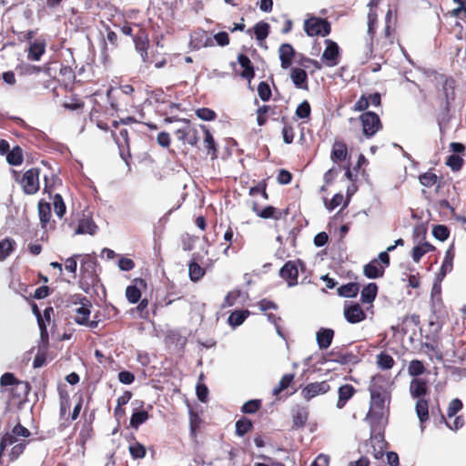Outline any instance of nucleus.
I'll use <instances>...</instances> for the list:
<instances>
[{
	"mask_svg": "<svg viewBox=\"0 0 466 466\" xmlns=\"http://www.w3.org/2000/svg\"><path fill=\"white\" fill-rule=\"evenodd\" d=\"M253 31L257 40L264 41L269 34V25L260 21L253 26Z\"/></svg>",
	"mask_w": 466,
	"mask_h": 466,
	"instance_id": "nucleus-57",
	"label": "nucleus"
},
{
	"mask_svg": "<svg viewBox=\"0 0 466 466\" xmlns=\"http://www.w3.org/2000/svg\"><path fill=\"white\" fill-rule=\"evenodd\" d=\"M363 273L368 279H378L383 276L384 267L377 258H374L364 266Z\"/></svg>",
	"mask_w": 466,
	"mask_h": 466,
	"instance_id": "nucleus-36",
	"label": "nucleus"
},
{
	"mask_svg": "<svg viewBox=\"0 0 466 466\" xmlns=\"http://www.w3.org/2000/svg\"><path fill=\"white\" fill-rule=\"evenodd\" d=\"M200 127L204 133L203 147H204V149L207 151V155L210 156L211 159L218 158V145L215 142L212 134L210 133V131L208 130V128L206 126L201 125Z\"/></svg>",
	"mask_w": 466,
	"mask_h": 466,
	"instance_id": "nucleus-24",
	"label": "nucleus"
},
{
	"mask_svg": "<svg viewBox=\"0 0 466 466\" xmlns=\"http://www.w3.org/2000/svg\"><path fill=\"white\" fill-rule=\"evenodd\" d=\"M260 400H250L245 402L241 407V411L245 414H254L261 408Z\"/></svg>",
	"mask_w": 466,
	"mask_h": 466,
	"instance_id": "nucleus-62",
	"label": "nucleus"
},
{
	"mask_svg": "<svg viewBox=\"0 0 466 466\" xmlns=\"http://www.w3.org/2000/svg\"><path fill=\"white\" fill-rule=\"evenodd\" d=\"M46 42L44 38H37L31 42L27 57L30 60L39 61L46 52Z\"/></svg>",
	"mask_w": 466,
	"mask_h": 466,
	"instance_id": "nucleus-31",
	"label": "nucleus"
},
{
	"mask_svg": "<svg viewBox=\"0 0 466 466\" xmlns=\"http://www.w3.org/2000/svg\"><path fill=\"white\" fill-rule=\"evenodd\" d=\"M325 45L326 48L322 53L321 59L327 66L334 67L338 66L340 61L339 46L331 39H326Z\"/></svg>",
	"mask_w": 466,
	"mask_h": 466,
	"instance_id": "nucleus-15",
	"label": "nucleus"
},
{
	"mask_svg": "<svg viewBox=\"0 0 466 466\" xmlns=\"http://www.w3.org/2000/svg\"><path fill=\"white\" fill-rule=\"evenodd\" d=\"M376 359V363L378 367L383 370L392 369L395 364V360H393V358L385 351H381L380 353H379Z\"/></svg>",
	"mask_w": 466,
	"mask_h": 466,
	"instance_id": "nucleus-51",
	"label": "nucleus"
},
{
	"mask_svg": "<svg viewBox=\"0 0 466 466\" xmlns=\"http://www.w3.org/2000/svg\"><path fill=\"white\" fill-rule=\"evenodd\" d=\"M295 375L292 373H287L282 376L279 383L272 390L274 396L279 395L283 390H287L293 382Z\"/></svg>",
	"mask_w": 466,
	"mask_h": 466,
	"instance_id": "nucleus-55",
	"label": "nucleus"
},
{
	"mask_svg": "<svg viewBox=\"0 0 466 466\" xmlns=\"http://www.w3.org/2000/svg\"><path fill=\"white\" fill-rule=\"evenodd\" d=\"M439 178L440 177H438L435 173H433L431 170H428L427 172H424L419 176V182L424 187H431L436 183H438Z\"/></svg>",
	"mask_w": 466,
	"mask_h": 466,
	"instance_id": "nucleus-58",
	"label": "nucleus"
},
{
	"mask_svg": "<svg viewBox=\"0 0 466 466\" xmlns=\"http://www.w3.org/2000/svg\"><path fill=\"white\" fill-rule=\"evenodd\" d=\"M439 418L437 423H444L450 430L458 431L463 427L465 420L463 416H456L452 421H450L448 418L441 412V409H438Z\"/></svg>",
	"mask_w": 466,
	"mask_h": 466,
	"instance_id": "nucleus-39",
	"label": "nucleus"
},
{
	"mask_svg": "<svg viewBox=\"0 0 466 466\" xmlns=\"http://www.w3.org/2000/svg\"><path fill=\"white\" fill-rule=\"evenodd\" d=\"M251 209L258 217L264 219L272 218L274 220H279L289 213L288 209L282 212L272 206H267L261 208L256 201H252Z\"/></svg>",
	"mask_w": 466,
	"mask_h": 466,
	"instance_id": "nucleus-16",
	"label": "nucleus"
},
{
	"mask_svg": "<svg viewBox=\"0 0 466 466\" xmlns=\"http://www.w3.org/2000/svg\"><path fill=\"white\" fill-rule=\"evenodd\" d=\"M134 94H135V88L131 85H122L117 89H109L107 91V98L110 102V106L113 110L118 111L120 110L121 104L117 101L118 98L121 97V96H126L127 97V101L126 104L129 102H134Z\"/></svg>",
	"mask_w": 466,
	"mask_h": 466,
	"instance_id": "nucleus-12",
	"label": "nucleus"
},
{
	"mask_svg": "<svg viewBox=\"0 0 466 466\" xmlns=\"http://www.w3.org/2000/svg\"><path fill=\"white\" fill-rule=\"evenodd\" d=\"M309 409L305 406H297L292 410V429L303 428L309 419Z\"/></svg>",
	"mask_w": 466,
	"mask_h": 466,
	"instance_id": "nucleus-27",
	"label": "nucleus"
},
{
	"mask_svg": "<svg viewBox=\"0 0 466 466\" xmlns=\"http://www.w3.org/2000/svg\"><path fill=\"white\" fill-rule=\"evenodd\" d=\"M133 282V285L127 287L126 297L129 303L135 304L139 302L141 299V289H147V283L146 279L141 278L135 279Z\"/></svg>",
	"mask_w": 466,
	"mask_h": 466,
	"instance_id": "nucleus-21",
	"label": "nucleus"
},
{
	"mask_svg": "<svg viewBox=\"0 0 466 466\" xmlns=\"http://www.w3.org/2000/svg\"><path fill=\"white\" fill-rule=\"evenodd\" d=\"M134 44L136 50L139 53L142 61L146 64H154L156 68H162L167 65L165 56H149V38L146 29L139 28L137 34L134 36Z\"/></svg>",
	"mask_w": 466,
	"mask_h": 466,
	"instance_id": "nucleus-6",
	"label": "nucleus"
},
{
	"mask_svg": "<svg viewBox=\"0 0 466 466\" xmlns=\"http://www.w3.org/2000/svg\"><path fill=\"white\" fill-rule=\"evenodd\" d=\"M334 337V330L331 329L321 328L316 335L317 342L320 350L328 349Z\"/></svg>",
	"mask_w": 466,
	"mask_h": 466,
	"instance_id": "nucleus-37",
	"label": "nucleus"
},
{
	"mask_svg": "<svg viewBox=\"0 0 466 466\" xmlns=\"http://www.w3.org/2000/svg\"><path fill=\"white\" fill-rule=\"evenodd\" d=\"M331 159L334 162L344 161L348 157L347 145L343 141H335L331 150Z\"/></svg>",
	"mask_w": 466,
	"mask_h": 466,
	"instance_id": "nucleus-41",
	"label": "nucleus"
},
{
	"mask_svg": "<svg viewBox=\"0 0 466 466\" xmlns=\"http://www.w3.org/2000/svg\"><path fill=\"white\" fill-rule=\"evenodd\" d=\"M359 118L362 126V133L367 138L372 137L382 128L379 116L372 111L362 113Z\"/></svg>",
	"mask_w": 466,
	"mask_h": 466,
	"instance_id": "nucleus-11",
	"label": "nucleus"
},
{
	"mask_svg": "<svg viewBox=\"0 0 466 466\" xmlns=\"http://www.w3.org/2000/svg\"><path fill=\"white\" fill-rule=\"evenodd\" d=\"M16 248V242L12 238L0 240V261L5 260Z\"/></svg>",
	"mask_w": 466,
	"mask_h": 466,
	"instance_id": "nucleus-42",
	"label": "nucleus"
},
{
	"mask_svg": "<svg viewBox=\"0 0 466 466\" xmlns=\"http://www.w3.org/2000/svg\"><path fill=\"white\" fill-rule=\"evenodd\" d=\"M463 407L462 401L460 399H453L448 406L447 409V414L445 415L446 418L451 419L452 417H455L456 414L461 410Z\"/></svg>",
	"mask_w": 466,
	"mask_h": 466,
	"instance_id": "nucleus-63",
	"label": "nucleus"
},
{
	"mask_svg": "<svg viewBox=\"0 0 466 466\" xmlns=\"http://www.w3.org/2000/svg\"><path fill=\"white\" fill-rule=\"evenodd\" d=\"M290 78L297 88L308 90V75L304 69L294 67L290 72Z\"/></svg>",
	"mask_w": 466,
	"mask_h": 466,
	"instance_id": "nucleus-34",
	"label": "nucleus"
},
{
	"mask_svg": "<svg viewBox=\"0 0 466 466\" xmlns=\"http://www.w3.org/2000/svg\"><path fill=\"white\" fill-rule=\"evenodd\" d=\"M0 386L15 403L24 402L31 390L29 382L18 380L11 372H5L1 376Z\"/></svg>",
	"mask_w": 466,
	"mask_h": 466,
	"instance_id": "nucleus-4",
	"label": "nucleus"
},
{
	"mask_svg": "<svg viewBox=\"0 0 466 466\" xmlns=\"http://www.w3.org/2000/svg\"><path fill=\"white\" fill-rule=\"evenodd\" d=\"M357 390L351 384H343L338 390V400L336 407L339 410L343 409L348 401L356 394Z\"/></svg>",
	"mask_w": 466,
	"mask_h": 466,
	"instance_id": "nucleus-26",
	"label": "nucleus"
},
{
	"mask_svg": "<svg viewBox=\"0 0 466 466\" xmlns=\"http://www.w3.org/2000/svg\"><path fill=\"white\" fill-rule=\"evenodd\" d=\"M326 361H332L340 365L355 364L359 362V356L350 351L347 346H336L325 357Z\"/></svg>",
	"mask_w": 466,
	"mask_h": 466,
	"instance_id": "nucleus-10",
	"label": "nucleus"
},
{
	"mask_svg": "<svg viewBox=\"0 0 466 466\" xmlns=\"http://www.w3.org/2000/svg\"><path fill=\"white\" fill-rule=\"evenodd\" d=\"M74 303H79L81 307L76 309L75 321L79 325L87 323V319L90 317L91 301L85 296H76V300Z\"/></svg>",
	"mask_w": 466,
	"mask_h": 466,
	"instance_id": "nucleus-19",
	"label": "nucleus"
},
{
	"mask_svg": "<svg viewBox=\"0 0 466 466\" xmlns=\"http://www.w3.org/2000/svg\"><path fill=\"white\" fill-rule=\"evenodd\" d=\"M238 62L243 68L242 72L240 73V76L244 79H247L250 83L251 79H253L255 76V69L251 60L247 55L239 54L238 56Z\"/></svg>",
	"mask_w": 466,
	"mask_h": 466,
	"instance_id": "nucleus-30",
	"label": "nucleus"
},
{
	"mask_svg": "<svg viewBox=\"0 0 466 466\" xmlns=\"http://www.w3.org/2000/svg\"><path fill=\"white\" fill-rule=\"evenodd\" d=\"M112 137L118 146L120 155L122 158H124L126 161V157H124V152L127 150L129 153V136H128V130L127 128H121L119 129L118 134L116 132H112Z\"/></svg>",
	"mask_w": 466,
	"mask_h": 466,
	"instance_id": "nucleus-32",
	"label": "nucleus"
},
{
	"mask_svg": "<svg viewBox=\"0 0 466 466\" xmlns=\"http://www.w3.org/2000/svg\"><path fill=\"white\" fill-rule=\"evenodd\" d=\"M429 391V388L425 380L415 378L410 381V392L414 399H423Z\"/></svg>",
	"mask_w": 466,
	"mask_h": 466,
	"instance_id": "nucleus-33",
	"label": "nucleus"
},
{
	"mask_svg": "<svg viewBox=\"0 0 466 466\" xmlns=\"http://www.w3.org/2000/svg\"><path fill=\"white\" fill-rule=\"evenodd\" d=\"M149 418V414L147 410H136L133 412L130 418V427L138 429V427L145 423Z\"/></svg>",
	"mask_w": 466,
	"mask_h": 466,
	"instance_id": "nucleus-56",
	"label": "nucleus"
},
{
	"mask_svg": "<svg viewBox=\"0 0 466 466\" xmlns=\"http://www.w3.org/2000/svg\"><path fill=\"white\" fill-rule=\"evenodd\" d=\"M378 294V286L376 283L371 282L365 286L360 293V301L362 303L370 304L374 301Z\"/></svg>",
	"mask_w": 466,
	"mask_h": 466,
	"instance_id": "nucleus-45",
	"label": "nucleus"
},
{
	"mask_svg": "<svg viewBox=\"0 0 466 466\" xmlns=\"http://www.w3.org/2000/svg\"><path fill=\"white\" fill-rule=\"evenodd\" d=\"M98 263L95 256L83 255L80 264V289L87 293L91 288L97 286L100 281L97 273Z\"/></svg>",
	"mask_w": 466,
	"mask_h": 466,
	"instance_id": "nucleus-5",
	"label": "nucleus"
},
{
	"mask_svg": "<svg viewBox=\"0 0 466 466\" xmlns=\"http://www.w3.org/2000/svg\"><path fill=\"white\" fill-rule=\"evenodd\" d=\"M182 121L185 122L187 126L175 131L177 139L184 144L198 147L200 139L198 129L189 125V120L184 118Z\"/></svg>",
	"mask_w": 466,
	"mask_h": 466,
	"instance_id": "nucleus-14",
	"label": "nucleus"
},
{
	"mask_svg": "<svg viewBox=\"0 0 466 466\" xmlns=\"http://www.w3.org/2000/svg\"><path fill=\"white\" fill-rule=\"evenodd\" d=\"M224 240L227 242V246L223 250V254L228 256V252H237L241 248L243 244V237L238 231L237 228H233L232 226H228L224 236Z\"/></svg>",
	"mask_w": 466,
	"mask_h": 466,
	"instance_id": "nucleus-13",
	"label": "nucleus"
},
{
	"mask_svg": "<svg viewBox=\"0 0 466 466\" xmlns=\"http://www.w3.org/2000/svg\"><path fill=\"white\" fill-rule=\"evenodd\" d=\"M206 270L194 259L188 263V275L193 282L199 281L205 275Z\"/></svg>",
	"mask_w": 466,
	"mask_h": 466,
	"instance_id": "nucleus-48",
	"label": "nucleus"
},
{
	"mask_svg": "<svg viewBox=\"0 0 466 466\" xmlns=\"http://www.w3.org/2000/svg\"><path fill=\"white\" fill-rule=\"evenodd\" d=\"M40 168L31 167L26 170L23 175L16 170H13V177L15 180L20 185L24 194L35 195L39 191L40 182Z\"/></svg>",
	"mask_w": 466,
	"mask_h": 466,
	"instance_id": "nucleus-7",
	"label": "nucleus"
},
{
	"mask_svg": "<svg viewBox=\"0 0 466 466\" xmlns=\"http://www.w3.org/2000/svg\"><path fill=\"white\" fill-rule=\"evenodd\" d=\"M279 55L281 67L287 69L292 65L295 50L290 44H282L279 48Z\"/></svg>",
	"mask_w": 466,
	"mask_h": 466,
	"instance_id": "nucleus-29",
	"label": "nucleus"
},
{
	"mask_svg": "<svg viewBox=\"0 0 466 466\" xmlns=\"http://www.w3.org/2000/svg\"><path fill=\"white\" fill-rule=\"evenodd\" d=\"M276 106L261 105L256 110L257 124L263 127L267 124L268 115H274L276 112Z\"/></svg>",
	"mask_w": 466,
	"mask_h": 466,
	"instance_id": "nucleus-43",
	"label": "nucleus"
},
{
	"mask_svg": "<svg viewBox=\"0 0 466 466\" xmlns=\"http://www.w3.org/2000/svg\"><path fill=\"white\" fill-rule=\"evenodd\" d=\"M53 207H54L56 215L60 218H63L66 212V206L64 199L60 194H56L53 197Z\"/></svg>",
	"mask_w": 466,
	"mask_h": 466,
	"instance_id": "nucleus-59",
	"label": "nucleus"
},
{
	"mask_svg": "<svg viewBox=\"0 0 466 466\" xmlns=\"http://www.w3.org/2000/svg\"><path fill=\"white\" fill-rule=\"evenodd\" d=\"M421 348L425 349V354L428 355L431 360L434 359L437 360H442L443 355L440 349V339L437 336H426L425 341L421 342Z\"/></svg>",
	"mask_w": 466,
	"mask_h": 466,
	"instance_id": "nucleus-18",
	"label": "nucleus"
},
{
	"mask_svg": "<svg viewBox=\"0 0 466 466\" xmlns=\"http://www.w3.org/2000/svg\"><path fill=\"white\" fill-rule=\"evenodd\" d=\"M306 264L301 259L288 260L279 269V277L287 283L289 288L299 284V272H304Z\"/></svg>",
	"mask_w": 466,
	"mask_h": 466,
	"instance_id": "nucleus-8",
	"label": "nucleus"
},
{
	"mask_svg": "<svg viewBox=\"0 0 466 466\" xmlns=\"http://www.w3.org/2000/svg\"><path fill=\"white\" fill-rule=\"evenodd\" d=\"M435 248L429 242H423L420 245L415 246L412 248L411 257L414 262L419 263L421 258L431 252L433 251Z\"/></svg>",
	"mask_w": 466,
	"mask_h": 466,
	"instance_id": "nucleus-47",
	"label": "nucleus"
},
{
	"mask_svg": "<svg viewBox=\"0 0 466 466\" xmlns=\"http://www.w3.org/2000/svg\"><path fill=\"white\" fill-rule=\"evenodd\" d=\"M387 385V380L381 375L374 376L369 386L370 396H390Z\"/></svg>",
	"mask_w": 466,
	"mask_h": 466,
	"instance_id": "nucleus-23",
	"label": "nucleus"
},
{
	"mask_svg": "<svg viewBox=\"0 0 466 466\" xmlns=\"http://www.w3.org/2000/svg\"><path fill=\"white\" fill-rule=\"evenodd\" d=\"M101 25L106 33V40L111 45L113 48H116L118 46V36L114 30H112L110 25L104 21H101Z\"/></svg>",
	"mask_w": 466,
	"mask_h": 466,
	"instance_id": "nucleus-60",
	"label": "nucleus"
},
{
	"mask_svg": "<svg viewBox=\"0 0 466 466\" xmlns=\"http://www.w3.org/2000/svg\"><path fill=\"white\" fill-rule=\"evenodd\" d=\"M112 25L115 27H118L121 33L125 35L131 36L134 40V36L139 31V28L145 29L142 25L137 23H133L126 20L124 17H117L116 20H112Z\"/></svg>",
	"mask_w": 466,
	"mask_h": 466,
	"instance_id": "nucleus-22",
	"label": "nucleus"
},
{
	"mask_svg": "<svg viewBox=\"0 0 466 466\" xmlns=\"http://www.w3.org/2000/svg\"><path fill=\"white\" fill-rule=\"evenodd\" d=\"M360 286L356 282H350L338 289V294L344 298H354L358 295Z\"/></svg>",
	"mask_w": 466,
	"mask_h": 466,
	"instance_id": "nucleus-50",
	"label": "nucleus"
},
{
	"mask_svg": "<svg viewBox=\"0 0 466 466\" xmlns=\"http://www.w3.org/2000/svg\"><path fill=\"white\" fill-rule=\"evenodd\" d=\"M445 164L454 172L460 171L464 164V160L457 154L449 156Z\"/></svg>",
	"mask_w": 466,
	"mask_h": 466,
	"instance_id": "nucleus-61",
	"label": "nucleus"
},
{
	"mask_svg": "<svg viewBox=\"0 0 466 466\" xmlns=\"http://www.w3.org/2000/svg\"><path fill=\"white\" fill-rule=\"evenodd\" d=\"M38 216L41 227L43 228H46L47 225L50 223L51 220V205L48 202L44 201L41 199L38 202Z\"/></svg>",
	"mask_w": 466,
	"mask_h": 466,
	"instance_id": "nucleus-38",
	"label": "nucleus"
},
{
	"mask_svg": "<svg viewBox=\"0 0 466 466\" xmlns=\"http://www.w3.org/2000/svg\"><path fill=\"white\" fill-rule=\"evenodd\" d=\"M344 316L350 323H359L366 319V313L361 307L355 303L344 309Z\"/></svg>",
	"mask_w": 466,
	"mask_h": 466,
	"instance_id": "nucleus-28",
	"label": "nucleus"
},
{
	"mask_svg": "<svg viewBox=\"0 0 466 466\" xmlns=\"http://www.w3.org/2000/svg\"><path fill=\"white\" fill-rule=\"evenodd\" d=\"M6 161L11 166H20L24 161L23 149L19 146L14 147L5 154Z\"/></svg>",
	"mask_w": 466,
	"mask_h": 466,
	"instance_id": "nucleus-46",
	"label": "nucleus"
},
{
	"mask_svg": "<svg viewBox=\"0 0 466 466\" xmlns=\"http://www.w3.org/2000/svg\"><path fill=\"white\" fill-rule=\"evenodd\" d=\"M378 17L376 13L370 12L368 14V35L370 36L369 43L367 44L366 58L370 59L373 54V38L376 33V25Z\"/></svg>",
	"mask_w": 466,
	"mask_h": 466,
	"instance_id": "nucleus-25",
	"label": "nucleus"
},
{
	"mask_svg": "<svg viewBox=\"0 0 466 466\" xmlns=\"http://www.w3.org/2000/svg\"><path fill=\"white\" fill-rule=\"evenodd\" d=\"M236 427V434L239 437H243L248 432L251 431L253 430V423L251 420L242 417L241 419L238 420L235 424Z\"/></svg>",
	"mask_w": 466,
	"mask_h": 466,
	"instance_id": "nucleus-53",
	"label": "nucleus"
},
{
	"mask_svg": "<svg viewBox=\"0 0 466 466\" xmlns=\"http://www.w3.org/2000/svg\"><path fill=\"white\" fill-rule=\"evenodd\" d=\"M415 410L420 423H424L429 420V404L425 399H419L415 405Z\"/></svg>",
	"mask_w": 466,
	"mask_h": 466,
	"instance_id": "nucleus-49",
	"label": "nucleus"
},
{
	"mask_svg": "<svg viewBox=\"0 0 466 466\" xmlns=\"http://www.w3.org/2000/svg\"><path fill=\"white\" fill-rule=\"evenodd\" d=\"M97 229V226L91 218H82L78 222V226L75 231L77 235H95Z\"/></svg>",
	"mask_w": 466,
	"mask_h": 466,
	"instance_id": "nucleus-44",
	"label": "nucleus"
},
{
	"mask_svg": "<svg viewBox=\"0 0 466 466\" xmlns=\"http://www.w3.org/2000/svg\"><path fill=\"white\" fill-rule=\"evenodd\" d=\"M455 257L454 246L451 245L445 252V257L438 274L439 278L443 279L447 273L451 272L453 268V259Z\"/></svg>",
	"mask_w": 466,
	"mask_h": 466,
	"instance_id": "nucleus-35",
	"label": "nucleus"
},
{
	"mask_svg": "<svg viewBox=\"0 0 466 466\" xmlns=\"http://www.w3.org/2000/svg\"><path fill=\"white\" fill-rule=\"evenodd\" d=\"M31 435V431L21 423L14 426L11 431L5 432L0 440V459L5 455L6 449L12 446L7 456L10 461H15L31 441L29 440Z\"/></svg>",
	"mask_w": 466,
	"mask_h": 466,
	"instance_id": "nucleus-2",
	"label": "nucleus"
},
{
	"mask_svg": "<svg viewBox=\"0 0 466 466\" xmlns=\"http://www.w3.org/2000/svg\"><path fill=\"white\" fill-rule=\"evenodd\" d=\"M296 116L300 118H309L311 114V106L307 100L301 102L296 108Z\"/></svg>",
	"mask_w": 466,
	"mask_h": 466,
	"instance_id": "nucleus-64",
	"label": "nucleus"
},
{
	"mask_svg": "<svg viewBox=\"0 0 466 466\" xmlns=\"http://www.w3.org/2000/svg\"><path fill=\"white\" fill-rule=\"evenodd\" d=\"M249 314L250 312L248 309L235 310L228 316V324L232 327H238L245 321Z\"/></svg>",
	"mask_w": 466,
	"mask_h": 466,
	"instance_id": "nucleus-52",
	"label": "nucleus"
},
{
	"mask_svg": "<svg viewBox=\"0 0 466 466\" xmlns=\"http://www.w3.org/2000/svg\"><path fill=\"white\" fill-rule=\"evenodd\" d=\"M390 396H370V409L365 417L370 427L372 438L382 442L384 433V409L386 401L390 402Z\"/></svg>",
	"mask_w": 466,
	"mask_h": 466,
	"instance_id": "nucleus-3",
	"label": "nucleus"
},
{
	"mask_svg": "<svg viewBox=\"0 0 466 466\" xmlns=\"http://www.w3.org/2000/svg\"><path fill=\"white\" fill-rule=\"evenodd\" d=\"M436 93L430 100V106L439 123L447 122L451 117L452 103L455 100L456 81L453 77L438 74L435 76Z\"/></svg>",
	"mask_w": 466,
	"mask_h": 466,
	"instance_id": "nucleus-1",
	"label": "nucleus"
},
{
	"mask_svg": "<svg viewBox=\"0 0 466 466\" xmlns=\"http://www.w3.org/2000/svg\"><path fill=\"white\" fill-rule=\"evenodd\" d=\"M304 30L309 36H327L331 32V25L327 19L311 16L304 21Z\"/></svg>",
	"mask_w": 466,
	"mask_h": 466,
	"instance_id": "nucleus-9",
	"label": "nucleus"
},
{
	"mask_svg": "<svg viewBox=\"0 0 466 466\" xmlns=\"http://www.w3.org/2000/svg\"><path fill=\"white\" fill-rule=\"evenodd\" d=\"M201 38H205L204 42L200 45H197L198 49L201 47H212L215 46V45L219 46H226L229 45L230 38L227 32L220 31L214 35L213 37L208 35L206 31H201L200 34Z\"/></svg>",
	"mask_w": 466,
	"mask_h": 466,
	"instance_id": "nucleus-17",
	"label": "nucleus"
},
{
	"mask_svg": "<svg viewBox=\"0 0 466 466\" xmlns=\"http://www.w3.org/2000/svg\"><path fill=\"white\" fill-rule=\"evenodd\" d=\"M329 390L330 386L326 380L311 382L302 389L301 395L306 400H310L319 394L327 393Z\"/></svg>",
	"mask_w": 466,
	"mask_h": 466,
	"instance_id": "nucleus-20",
	"label": "nucleus"
},
{
	"mask_svg": "<svg viewBox=\"0 0 466 466\" xmlns=\"http://www.w3.org/2000/svg\"><path fill=\"white\" fill-rule=\"evenodd\" d=\"M426 368L422 360H412L408 366V373L410 376L417 378L425 373Z\"/></svg>",
	"mask_w": 466,
	"mask_h": 466,
	"instance_id": "nucleus-54",
	"label": "nucleus"
},
{
	"mask_svg": "<svg viewBox=\"0 0 466 466\" xmlns=\"http://www.w3.org/2000/svg\"><path fill=\"white\" fill-rule=\"evenodd\" d=\"M128 451L135 460L144 459L147 455L146 447L138 442L134 435L130 437Z\"/></svg>",
	"mask_w": 466,
	"mask_h": 466,
	"instance_id": "nucleus-40",
	"label": "nucleus"
}]
</instances>
